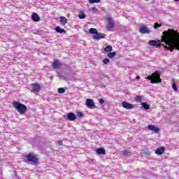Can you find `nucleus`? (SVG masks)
<instances>
[{
  "instance_id": "nucleus-9",
  "label": "nucleus",
  "mask_w": 179,
  "mask_h": 179,
  "mask_svg": "<svg viewBox=\"0 0 179 179\" xmlns=\"http://www.w3.org/2000/svg\"><path fill=\"white\" fill-rule=\"evenodd\" d=\"M67 120H69V121H75V120H76V115L73 113H67Z\"/></svg>"
},
{
  "instance_id": "nucleus-14",
  "label": "nucleus",
  "mask_w": 179,
  "mask_h": 179,
  "mask_svg": "<svg viewBox=\"0 0 179 179\" xmlns=\"http://www.w3.org/2000/svg\"><path fill=\"white\" fill-rule=\"evenodd\" d=\"M155 153H156V155H158L159 156L163 155L164 153V148L162 147V148L157 149V150L155 151Z\"/></svg>"
},
{
  "instance_id": "nucleus-35",
  "label": "nucleus",
  "mask_w": 179,
  "mask_h": 179,
  "mask_svg": "<svg viewBox=\"0 0 179 179\" xmlns=\"http://www.w3.org/2000/svg\"><path fill=\"white\" fill-rule=\"evenodd\" d=\"M136 79H139V76H136Z\"/></svg>"
},
{
  "instance_id": "nucleus-18",
  "label": "nucleus",
  "mask_w": 179,
  "mask_h": 179,
  "mask_svg": "<svg viewBox=\"0 0 179 179\" xmlns=\"http://www.w3.org/2000/svg\"><path fill=\"white\" fill-rule=\"evenodd\" d=\"M97 155H106V150L103 148H98L96 150Z\"/></svg>"
},
{
  "instance_id": "nucleus-21",
  "label": "nucleus",
  "mask_w": 179,
  "mask_h": 179,
  "mask_svg": "<svg viewBox=\"0 0 179 179\" xmlns=\"http://www.w3.org/2000/svg\"><path fill=\"white\" fill-rule=\"evenodd\" d=\"M105 52H110V51H113V47L108 45L104 48Z\"/></svg>"
},
{
  "instance_id": "nucleus-31",
  "label": "nucleus",
  "mask_w": 179,
  "mask_h": 179,
  "mask_svg": "<svg viewBox=\"0 0 179 179\" xmlns=\"http://www.w3.org/2000/svg\"><path fill=\"white\" fill-rule=\"evenodd\" d=\"M155 29H157L158 27H162V24H159V23L156 22L154 26Z\"/></svg>"
},
{
  "instance_id": "nucleus-4",
  "label": "nucleus",
  "mask_w": 179,
  "mask_h": 179,
  "mask_svg": "<svg viewBox=\"0 0 179 179\" xmlns=\"http://www.w3.org/2000/svg\"><path fill=\"white\" fill-rule=\"evenodd\" d=\"M26 157L28 160V162H30L32 164H36V163L38 162V159L33 155V154H29L26 155Z\"/></svg>"
},
{
  "instance_id": "nucleus-24",
  "label": "nucleus",
  "mask_w": 179,
  "mask_h": 179,
  "mask_svg": "<svg viewBox=\"0 0 179 179\" xmlns=\"http://www.w3.org/2000/svg\"><path fill=\"white\" fill-rule=\"evenodd\" d=\"M79 19H86V15H85V13H80L78 15Z\"/></svg>"
},
{
  "instance_id": "nucleus-15",
  "label": "nucleus",
  "mask_w": 179,
  "mask_h": 179,
  "mask_svg": "<svg viewBox=\"0 0 179 179\" xmlns=\"http://www.w3.org/2000/svg\"><path fill=\"white\" fill-rule=\"evenodd\" d=\"M148 129H150V131H153L154 132H159V128L156 127L155 125H149L148 127Z\"/></svg>"
},
{
  "instance_id": "nucleus-6",
  "label": "nucleus",
  "mask_w": 179,
  "mask_h": 179,
  "mask_svg": "<svg viewBox=\"0 0 179 179\" xmlns=\"http://www.w3.org/2000/svg\"><path fill=\"white\" fill-rule=\"evenodd\" d=\"M122 106L123 108H126V110H132L134 108V105L132 103H129L127 101H123L122 103Z\"/></svg>"
},
{
  "instance_id": "nucleus-2",
  "label": "nucleus",
  "mask_w": 179,
  "mask_h": 179,
  "mask_svg": "<svg viewBox=\"0 0 179 179\" xmlns=\"http://www.w3.org/2000/svg\"><path fill=\"white\" fill-rule=\"evenodd\" d=\"M13 106L20 114H24L27 111V106L16 101L13 102Z\"/></svg>"
},
{
  "instance_id": "nucleus-1",
  "label": "nucleus",
  "mask_w": 179,
  "mask_h": 179,
  "mask_svg": "<svg viewBox=\"0 0 179 179\" xmlns=\"http://www.w3.org/2000/svg\"><path fill=\"white\" fill-rule=\"evenodd\" d=\"M162 72L159 70L156 71L152 74V76H148L145 78L148 80H150V83H160L162 80L160 79V75Z\"/></svg>"
},
{
  "instance_id": "nucleus-13",
  "label": "nucleus",
  "mask_w": 179,
  "mask_h": 179,
  "mask_svg": "<svg viewBox=\"0 0 179 179\" xmlns=\"http://www.w3.org/2000/svg\"><path fill=\"white\" fill-rule=\"evenodd\" d=\"M60 19V23L62 24V26H65L66 23H68V19L66 17L62 16L59 17Z\"/></svg>"
},
{
  "instance_id": "nucleus-36",
  "label": "nucleus",
  "mask_w": 179,
  "mask_h": 179,
  "mask_svg": "<svg viewBox=\"0 0 179 179\" xmlns=\"http://www.w3.org/2000/svg\"><path fill=\"white\" fill-rule=\"evenodd\" d=\"M175 1H176V2H178L179 0H175Z\"/></svg>"
},
{
  "instance_id": "nucleus-20",
  "label": "nucleus",
  "mask_w": 179,
  "mask_h": 179,
  "mask_svg": "<svg viewBox=\"0 0 179 179\" xmlns=\"http://www.w3.org/2000/svg\"><path fill=\"white\" fill-rule=\"evenodd\" d=\"M141 104H142V107H143L144 110H149L150 108V106L145 102H143Z\"/></svg>"
},
{
  "instance_id": "nucleus-12",
  "label": "nucleus",
  "mask_w": 179,
  "mask_h": 179,
  "mask_svg": "<svg viewBox=\"0 0 179 179\" xmlns=\"http://www.w3.org/2000/svg\"><path fill=\"white\" fill-rule=\"evenodd\" d=\"M31 17L34 22H38L40 20V17L36 13H32Z\"/></svg>"
},
{
  "instance_id": "nucleus-16",
  "label": "nucleus",
  "mask_w": 179,
  "mask_h": 179,
  "mask_svg": "<svg viewBox=\"0 0 179 179\" xmlns=\"http://www.w3.org/2000/svg\"><path fill=\"white\" fill-rule=\"evenodd\" d=\"M148 45H151V47H156L157 45V41L150 40L148 41Z\"/></svg>"
},
{
  "instance_id": "nucleus-34",
  "label": "nucleus",
  "mask_w": 179,
  "mask_h": 179,
  "mask_svg": "<svg viewBox=\"0 0 179 179\" xmlns=\"http://www.w3.org/2000/svg\"><path fill=\"white\" fill-rule=\"evenodd\" d=\"M57 143L59 145V146H62V141H57Z\"/></svg>"
},
{
  "instance_id": "nucleus-8",
  "label": "nucleus",
  "mask_w": 179,
  "mask_h": 179,
  "mask_svg": "<svg viewBox=\"0 0 179 179\" xmlns=\"http://www.w3.org/2000/svg\"><path fill=\"white\" fill-rule=\"evenodd\" d=\"M86 106L87 107H88V108H93L94 106V102L93 101V99H87L86 100Z\"/></svg>"
},
{
  "instance_id": "nucleus-28",
  "label": "nucleus",
  "mask_w": 179,
  "mask_h": 179,
  "mask_svg": "<svg viewBox=\"0 0 179 179\" xmlns=\"http://www.w3.org/2000/svg\"><path fill=\"white\" fill-rule=\"evenodd\" d=\"M76 117H83V113L78 111Z\"/></svg>"
},
{
  "instance_id": "nucleus-11",
  "label": "nucleus",
  "mask_w": 179,
  "mask_h": 179,
  "mask_svg": "<svg viewBox=\"0 0 179 179\" xmlns=\"http://www.w3.org/2000/svg\"><path fill=\"white\" fill-rule=\"evenodd\" d=\"M108 23L106 27L108 30H110L113 29V27H114V21L113 20L112 18H108Z\"/></svg>"
},
{
  "instance_id": "nucleus-19",
  "label": "nucleus",
  "mask_w": 179,
  "mask_h": 179,
  "mask_svg": "<svg viewBox=\"0 0 179 179\" xmlns=\"http://www.w3.org/2000/svg\"><path fill=\"white\" fill-rule=\"evenodd\" d=\"M122 155L123 156H132V152L125 150L122 151Z\"/></svg>"
},
{
  "instance_id": "nucleus-29",
  "label": "nucleus",
  "mask_w": 179,
  "mask_h": 179,
  "mask_svg": "<svg viewBox=\"0 0 179 179\" xmlns=\"http://www.w3.org/2000/svg\"><path fill=\"white\" fill-rule=\"evenodd\" d=\"M59 79H62V80H65V79H66V77H65V76L62 75V74H59L58 75Z\"/></svg>"
},
{
  "instance_id": "nucleus-32",
  "label": "nucleus",
  "mask_w": 179,
  "mask_h": 179,
  "mask_svg": "<svg viewBox=\"0 0 179 179\" xmlns=\"http://www.w3.org/2000/svg\"><path fill=\"white\" fill-rule=\"evenodd\" d=\"M99 103H100V104H103V103H104V99H99Z\"/></svg>"
},
{
  "instance_id": "nucleus-25",
  "label": "nucleus",
  "mask_w": 179,
  "mask_h": 179,
  "mask_svg": "<svg viewBox=\"0 0 179 179\" xmlns=\"http://www.w3.org/2000/svg\"><path fill=\"white\" fill-rule=\"evenodd\" d=\"M57 92L59 93V94H62L63 93H65V89L60 87L57 90Z\"/></svg>"
},
{
  "instance_id": "nucleus-5",
  "label": "nucleus",
  "mask_w": 179,
  "mask_h": 179,
  "mask_svg": "<svg viewBox=\"0 0 179 179\" xmlns=\"http://www.w3.org/2000/svg\"><path fill=\"white\" fill-rule=\"evenodd\" d=\"M138 31L141 34H149L150 33V29H148L146 25H141L138 29Z\"/></svg>"
},
{
  "instance_id": "nucleus-22",
  "label": "nucleus",
  "mask_w": 179,
  "mask_h": 179,
  "mask_svg": "<svg viewBox=\"0 0 179 179\" xmlns=\"http://www.w3.org/2000/svg\"><path fill=\"white\" fill-rule=\"evenodd\" d=\"M115 55H117V52H115L108 53V58H114V57H115Z\"/></svg>"
},
{
  "instance_id": "nucleus-27",
  "label": "nucleus",
  "mask_w": 179,
  "mask_h": 179,
  "mask_svg": "<svg viewBox=\"0 0 179 179\" xmlns=\"http://www.w3.org/2000/svg\"><path fill=\"white\" fill-rule=\"evenodd\" d=\"M172 87H173V90H175V92H177V90H178V87H177V85H176V83H173L172 84Z\"/></svg>"
},
{
  "instance_id": "nucleus-3",
  "label": "nucleus",
  "mask_w": 179,
  "mask_h": 179,
  "mask_svg": "<svg viewBox=\"0 0 179 179\" xmlns=\"http://www.w3.org/2000/svg\"><path fill=\"white\" fill-rule=\"evenodd\" d=\"M89 32L90 34H94L92 35L94 40H101V38H106V35L104 34L99 33L96 29L90 28Z\"/></svg>"
},
{
  "instance_id": "nucleus-23",
  "label": "nucleus",
  "mask_w": 179,
  "mask_h": 179,
  "mask_svg": "<svg viewBox=\"0 0 179 179\" xmlns=\"http://www.w3.org/2000/svg\"><path fill=\"white\" fill-rule=\"evenodd\" d=\"M135 100L136 101H137V103H142V97H141V96H135Z\"/></svg>"
},
{
  "instance_id": "nucleus-37",
  "label": "nucleus",
  "mask_w": 179,
  "mask_h": 179,
  "mask_svg": "<svg viewBox=\"0 0 179 179\" xmlns=\"http://www.w3.org/2000/svg\"><path fill=\"white\" fill-rule=\"evenodd\" d=\"M145 1H149V0H145Z\"/></svg>"
},
{
  "instance_id": "nucleus-33",
  "label": "nucleus",
  "mask_w": 179,
  "mask_h": 179,
  "mask_svg": "<svg viewBox=\"0 0 179 179\" xmlns=\"http://www.w3.org/2000/svg\"><path fill=\"white\" fill-rule=\"evenodd\" d=\"M161 44L160 43H157V45H155V47H157V48H159V47H161Z\"/></svg>"
},
{
  "instance_id": "nucleus-30",
  "label": "nucleus",
  "mask_w": 179,
  "mask_h": 179,
  "mask_svg": "<svg viewBox=\"0 0 179 179\" xmlns=\"http://www.w3.org/2000/svg\"><path fill=\"white\" fill-rule=\"evenodd\" d=\"M103 62L105 64V65H107V64H108L110 62V59H104L103 60Z\"/></svg>"
},
{
  "instance_id": "nucleus-17",
  "label": "nucleus",
  "mask_w": 179,
  "mask_h": 179,
  "mask_svg": "<svg viewBox=\"0 0 179 179\" xmlns=\"http://www.w3.org/2000/svg\"><path fill=\"white\" fill-rule=\"evenodd\" d=\"M55 31H57V33H60V34L66 33V31H65V29H62L59 27H55Z\"/></svg>"
},
{
  "instance_id": "nucleus-26",
  "label": "nucleus",
  "mask_w": 179,
  "mask_h": 179,
  "mask_svg": "<svg viewBox=\"0 0 179 179\" xmlns=\"http://www.w3.org/2000/svg\"><path fill=\"white\" fill-rule=\"evenodd\" d=\"M100 2V0H89L90 3H99Z\"/></svg>"
},
{
  "instance_id": "nucleus-7",
  "label": "nucleus",
  "mask_w": 179,
  "mask_h": 179,
  "mask_svg": "<svg viewBox=\"0 0 179 179\" xmlns=\"http://www.w3.org/2000/svg\"><path fill=\"white\" fill-rule=\"evenodd\" d=\"M32 86V92H34V93H38L39 91L41 90V86L39 85L38 83H34L31 85Z\"/></svg>"
},
{
  "instance_id": "nucleus-10",
  "label": "nucleus",
  "mask_w": 179,
  "mask_h": 179,
  "mask_svg": "<svg viewBox=\"0 0 179 179\" xmlns=\"http://www.w3.org/2000/svg\"><path fill=\"white\" fill-rule=\"evenodd\" d=\"M52 66H53L55 69H59V67L61 66V62H59V60L56 59L52 63Z\"/></svg>"
}]
</instances>
